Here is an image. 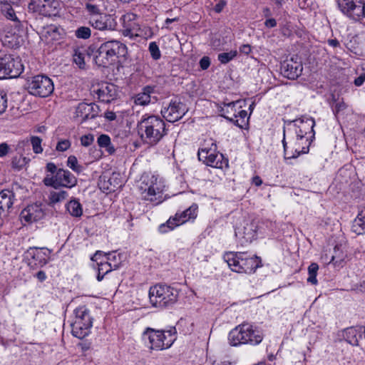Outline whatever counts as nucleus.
<instances>
[{"instance_id":"f257e3e1","label":"nucleus","mask_w":365,"mask_h":365,"mask_svg":"<svg viewBox=\"0 0 365 365\" xmlns=\"http://www.w3.org/2000/svg\"><path fill=\"white\" fill-rule=\"evenodd\" d=\"M138 133L142 140L155 145L167 135V129L164 120L158 115H144L138 124Z\"/></svg>"},{"instance_id":"f03ea898","label":"nucleus","mask_w":365,"mask_h":365,"mask_svg":"<svg viewBox=\"0 0 365 365\" xmlns=\"http://www.w3.org/2000/svg\"><path fill=\"white\" fill-rule=\"evenodd\" d=\"M128 54L127 46L117 40H110L101 43L94 56V61L98 66L108 67L118 58H125Z\"/></svg>"},{"instance_id":"7ed1b4c3","label":"nucleus","mask_w":365,"mask_h":365,"mask_svg":"<svg viewBox=\"0 0 365 365\" xmlns=\"http://www.w3.org/2000/svg\"><path fill=\"white\" fill-rule=\"evenodd\" d=\"M264 337L262 329L249 322H245L230 331L229 343L232 346L250 344L257 345Z\"/></svg>"},{"instance_id":"20e7f679","label":"nucleus","mask_w":365,"mask_h":365,"mask_svg":"<svg viewBox=\"0 0 365 365\" xmlns=\"http://www.w3.org/2000/svg\"><path fill=\"white\" fill-rule=\"evenodd\" d=\"M175 327H171L168 330H155L148 328L143 333L144 339L149 341L148 347L153 350H163L170 348L176 340Z\"/></svg>"},{"instance_id":"39448f33","label":"nucleus","mask_w":365,"mask_h":365,"mask_svg":"<svg viewBox=\"0 0 365 365\" xmlns=\"http://www.w3.org/2000/svg\"><path fill=\"white\" fill-rule=\"evenodd\" d=\"M178 297V291L165 284H156L149 290V298L154 307H166L174 304Z\"/></svg>"},{"instance_id":"423d86ee","label":"nucleus","mask_w":365,"mask_h":365,"mask_svg":"<svg viewBox=\"0 0 365 365\" xmlns=\"http://www.w3.org/2000/svg\"><path fill=\"white\" fill-rule=\"evenodd\" d=\"M27 90L33 96L46 98L54 89L52 80L46 76L38 75L27 80Z\"/></svg>"},{"instance_id":"0eeeda50","label":"nucleus","mask_w":365,"mask_h":365,"mask_svg":"<svg viewBox=\"0 0 365 365\" xmlns=\"http://www.w3.org/2000/svg\"><path fill=\"white\" fill-rule=\"evenodd\" d=\"M46 186L55 189L60 187L71 188L76 185L77 178L68 170L59 168L54 175H47L43 180Z\"/></svg>"},{"instance_id":"6e6552de","label":"nucleus","mask_w":365,"mask_h":365,"mask_svg":"<svg viewBox=\"0 0 365 365\" xmlns=\"http://www.w3.org/2000/svg\"><path fill=\"white\" fill-rule=\"evenodd\" d=\"M140 189L144 190L143 197L145 200L150 202L160 201L163 190L160 182H158L155 176L152 175L150 178L148 176H144Z\"/></svg>"},{"instance_id":"1a4fd4ad","label":"nucleus","mask_w":365,"mask_h":365,"mask_svg":"<svg viewBox=\"0 0 365 365\" xmlns=\"http://www.w3.org/2000/svg\"><path fill=\"white\" fill-rule=\"evenodd\" d=\"M5 78H17L24 71V65L21 59L19 56H14L11 54H5L1 56Z\"/></svg>"},{"instance_id":"9d476101","label":"nucleus","mask_w":365,"mask_h":365,"mask_svg":"<svg viewBox=\"0 0 365 365\" xmlns=\"http://www.w3.org/2000/svg\"><path fill=\"white\" fill-rule=\"evenodd\" d=\"M196 206H190L189 208L183 211L182 213H176L175 217H170L166 222L160 226L159 230L160 232H167L168 230H172L175 227L183 224L189 219L196 216Z\"/></svg>"},{"instance_id":"9b49d317","label":"nucleus","mask_w":365,"mask_h":365,"mask_svg":"<svg viewBox=\"0 0 365 365\" xmlns=\"http://www.w3.org/2000/svg\"><path fill=\"white\" fill-rule=\"evenodd\" d=\"M364 3L361 0H339L340 10L349 18L359 20L363 16Z\"/></svg>"},{"instance_id":"f8f14e48","label":"nucleus","mask_w":365,"mask_h":365,"mask_svg":"<svg viewBox=\"0 0 365 365\" xmlns=\"http://www.w3.org/2000/svg\"><path fill=\"white\" fill-rule=\"evenodd\" d=\"M187 111V109L184 103L173 101L170 102L168 107L161 110V114L167 121L173 123L184 116Z\"/></svg>"},{"instance_id":"ddd939ff","label":"nucleus","mask_w":365,"mask_h":365,"mask_svg":"<svg viewBox=\"0 0 365 365\" xmlns=\"http://www.w3.org/2000/svg\"><path fill=\"white\" fill-rule=\"evenodd\" d=\"M298 58L284 61L281 65V72L284 77L289 79H297L303 70V66L301 61H297Z\"/></svg>"},{"instance_id":"4468645a","label":"nucleus","mask_w":365,"mask_h":365,"mask_svg":"<svg viewBox=\"0 0 365 365\" xmlns=\"http://www.w3.org/2000/svg\"><path fill=\"white\" fill-rule=\"evenodd\" d=\"M44 216V208L41 203L28 205L20 214L21 219L29 223L40 220L43 218Z\"/></svg>"},{"instance_id":"2eb2a0df","label":"nucleus","mask_w":365,"mask_h":365,"mask_svg":"<svg viewBox=\"0 0 365 365\" xmlns=\"http://www.w3.org/2000/svg\"><path fill=\"white\" fill-rule=\"evenodd\" d=\"M88 23L93 29L99 31L114 30L116 25L111 16L103 13L90 16Z\"/></svg>"},{"instance_id":"dca6fc26","label":"nucleus","mask_w":365,"mask_h":365,"mask_svg":"<svg viewBox=\"0 0 365 365\" xmlns=\"http://www.w3.org/2000/svg\"><path fill=\"white\" fill-rule=\"evenodd\" d=\"M98 98L106 103H110L118 96V88L112 83H105L98 90Z\"/></svg>"},{"instance_id":"f3484780","label":"nucleus","mask_w":365,"mask_h":365,"mask_svg":"<svg viewBox=\"0 0 365 365\" xmlns=\"http://www.w3.org/2000/svg\"><path fill=\"white\" fill-rule=\"evenodd\" d=\"M70 325L72 334L78 339H83L90 333L92 321H73Z\"/></svg>"},{"instance_id":"a211bd4d","label":"nucleus","mask_w":365,"mask_h":365,"mask_svg":"<svg viewBox=\"0 0 365 365\" xmlns=\"http://www.w3.org/2000/svg\"><path fill=\"white\" fill-rule=\"evenodd\" d=\"M303 140H297L293 143L290 147V152L288 150L287 146V142L285 140V130H284V138L282 140V144L284 151V158L287 159H292L297 158L301 153H306L308 151L307 148L301 147Z\"/></svg>"},{"instance_id":"6ab92c4d","label":"nucleus","mask_w":365,"mask_h":365,"mask_svg":"<svg viewBox=\"0 0 365 365\" xmlns=\"http://www.w3.org/2000/svg\"><path fill=\"white\" fill-rule=\"evenodd\" d=\"M299 131H297V140H304V135L308 133H314V127L315 121L312 118H303L299 120Z\"/></svg>"},{"instance_id":"aec40b11","label":"nucleus","mask_w":365,"mask_h":365,"mask_svg":"<svg viewBox=\"0 0 365 365\" xmlns=\"http://www.w3.org/2000/svg\"><path fill=\"white\" fill-rule=\"evenodd\" d=\"M14 198V193L9 190H3L0 192V207L4 208V210L8 215L13 206Z\"/></svg>"},{"instance_id":"412c9836","label":"nucleus","mask_w":365,"mask_h":365,"mask_svg":"<svg viewBox=\"0 0 365 365\" xmlns=\"http://www.w3.org/2000/svg\"><path fill=\"white\" fill-rule=\"evenodd\" d=\"M243 255L242 252H229L224 255L223 259L233 272H238V269H236L240 268V264Z\"/></svg>"},{"instance_id":"4be33fe9","label":"nucleus","mask_w":365,"mask_h":365,"mask_svg":"<svg viewBox=\"0 0 365 365\" xmlns=\"http://www.w3.org/2000/svg\"><path fill=\"white\" fill-rule=\"evenodd\" d=\"M21 36L12 29L7 31L2 36L1 41L4 45L10 48H14L19 46Z\"/></svg>"},{"instance_id":"5701e85b","label":"nucleus","mask_w":365,"mask_h":365,"mask_svg":"<svg viewBox=\"0 0 365 365\" xmlns=\"http://www.w3.org/2000/svg\"><path fill=\"white\" fill-rule=\"evenodd\" d=\"M227 160L224 158L222 154L215 153V152L212 151L207 159L205 165L216 168H222L225 165L227 166Z\"/></svg>"},{"instance_id":"b1692460","label":"nucleus","mask_w":365,"mask_h":365,"mask_svg":"<svg viewBox=\"0 0 365 365\" xmlns=\"http://www.w3.org/2000/svg\"><path fill=\"white\" fill-rule=\"evenodd\" d=\"M258 257L255 258H243L242 257L240 268L237 267L238 273H252L258 267L257 261Z\"/></svg>"},{"instance_id":"393cba45","label":"nucleus","mask_w":365,"mask_h":365,"mask_svg":"<svg viewBox=\"0 0 365 365\" xmlns=\"http://www.w3.org/2000/svg\"><path fill=\"white\" fill-rule=\"evenodd\" d=\"M91 109L88 103H81L76 108L73 118L81 123L88 119H91Z\"/></svg>"},{"instance_id":"a878e982","label":"nucleus","mask_w":365,"mask_h":365,"mask_svg":"<svg viewBox=\"0 0 365 365\" xmlns=\"http://www.w3.org/2000/svg\"><path fill=\"white\" fill-rule=\"evenodd\" d=\"M351 230L356 235L365 233V208L361 210L352 222Z\"/></svg>"},{"instance_id":"bb28decb","label":"nucleus","mask_w":365,"mask_h":365,"mask_svg":"<svg viewBox=\"0 0 365 365\" xmlns=\"http://www.w3.org/2000/svg\"><path fill=\"white\" fill-rule=\"evenodd\" d=\"M233 116L224 115V118L232 122L237 126L243 128L247 123V113L245 110H240L237 113H233Z\"/></svg>"},{"instance_id":"cd10ccee","label":"nucleus","mask_w":365,"mask_h":365,"mask_svg":"<svg viewBox=\"0 0 365 365\" xmlns=\"http://www.w3.org/2000/svg\"><path fill=\"white\" fill-rule=\"evenodd\" d=\"M154 91L152 86H145L143 92L137 94L134 98V103L137 105L145 106L150 102V94Z\"/></svg>"},{"instance_id":"c85d7f7f","label":"nucleus","mask_w":365,"mask_h":365,"mask_svg":"<svg viewBox=\"0 0 365 365\" xmlns=\"http://www.w3.org/2000/svg\"><path fill=\"white\" fill-rule=\"evenodd\" d=\"M51 0H31L28 9L29 11L35 13H39L43 15H49L46 10V6L45 3L49 2Z\"/></svg>"},{"instance_id":"c756f323","label":"nucleus","mask_w":365,"mask_h":365,"mask_svg":"<svg viewBox=\"0 0 365 365\" xmlns=\"http://www.w3.org/2000/svg\"><path fill=\"white\" fill-rule=\"evenodd\" d=\"M30 159L19 154L11 158V166L14 170H21L29 164Z\"/></svg>"},{"instance_id":"7c9ffc66","label":"nucleus","mask_w":365,"mask_h":365,"mask_svg":"<svg viewBox=\"0 0 365 365\" xmlns=\"http://www.w3.org/2000/svg\"><path fill=\"white\" fill-rule=\"evenodd\" d=\"M66 210L73 217H81L83 209L81 203L77 200H72L66 205Z\"/></svg>"},{"instance_id":"2f4dec72","label":"nucleus","mask_w":365,"mask_h":365,"mask_svg":"<svg viewBox=\"0 0 365 365\" xmlns=\"http://www.w3.org/2000/svg\"><path fill=\"white\" fill-rule=\"evenodd\" d=\"M68 194L65 190H61L59 192H51L49 195V200L51 203L55 204L60 202L67 198Z\"/></svg>"},{"instance_id":"473e14b6","label":"nucleus","mask_w":365,"mask_h":365,"mask_svg":"<svg viewBox=\"0 0 365 365\" xmlns=\"http://www.w3.org/2000/svg\"><path fill=\"white\" fill-rule=\"evenodd\" d=\"M216 147H217L216 144L214 143H212L210 148H203L200 149L198 150V153H197L198 159L202 161L205 164L210 153L212 151L215 152L216 150Z\"/></svg>"},{"instance_id":"72a5a7b5","label":"nucleus","mask_w":365,"mask_h":365,"mask_svg":"<svg viewBox=\"0 0 365 365\" xmlns=\"http://www.w3.org/2000/svg\"><path fill=\"white\" fill-rule=\"evenodd\" d=\"M2 12L4 14L5 16L10 20L14 21L16 24V27L19 25V22L17 21V18L16 16L14 10L11 7V4L4 5L1 7Z\"/></svg>"},{"instance_id":"f704fd0d","label":"nucleus","mask_w":365,"mask_h":365,"mask_svg":"<svg viewBox=\"0 0 365 365\" xmlns=\"http://www.w3.org/2000/svg\"><path fill=\"white\" fill-rule=\"evenodd\" d=\"M319 269V266L317 263H312L308 267L309 277L307 281L312 284H317V274Z\"/></svg>"},{"instance_id":"c9c22d12","label":"nucleus","mask_w":365,"mask_h":365,"mask_svg":"<svg viewBox=\"0 0 365 365\" xmlns=\"http://www.w3.org/2000/svg\"><path fill=\"white\" fill-rule=\"evenodd\" d=\"M237 101L236 102H230L229 103L225 104V106L221 109V115L224 117V115L233 116V113H237L236 105L237 104Z\"/></svg>"},{"instance_id":"e433bc0d","label":"nucleus","mask_w":365,"mask_h":365,"mask_svg":"<svg viewBox=\"0 0 365 365\" xmlns=\"http://www.w3.org/2000/svg\"><path fill=\"white\" fill-rule=\"evenodd\" d=\"M67 165L74 172L80 173L83 171V166L79 165L76 156L70 155L68 158Z\"/></svg>"},{"instance_id":"4c0bfd02","label":"nucleus","mask_w":365,"mask_h":365,"mask_svg":"<svg viewBox=\"0 0 365 365\" xmlns=\"http://www.w3.org/2000/svg\"><path fill=\"white\" fill-rule=\"evenodd\" d=\"M75 36L78 38L88 39L91 36V30L87 26H80L75 31Z\"/></svg>"},{"instance_id":"58836bf2","label":"nucleus","mask_w":365,"mask_h":365,"mask_svg":"<svg viewBox=\"0 0 365 365\" xmlns=\"http://www.w3.org/2000/svg\"><path fill=\"white\" fill-rule=\"evenodd\" d=\"M73 61L80 68H85L84 53L79 49L74 50Z\"/></svg>"},{"instance_id":"ea45409f","label":"nucleus","mask_w":365,"mask_h":365,"mask_svg":"<svg viewBox=\"0 0 365 365\" xmlns=\"http://www.w3.org/2000/svg\"><path fill=\"white\" fill-rule=\"evenodd\" d=\"M237 54V51H231L227 53H221L218 55V60L222 63H227L232 60Z\"/></svg>"},{"instance_id":"a19ab883","label":"nucleus","mask_w":365,"mask_h":365,"mask_svg":"<svg viewBox=\"0 0 365 365\" xmlns=\"http://www.w3.org/2000/svg\"><path fill=\"white\" fill-rule=\"evenodd\" d=\"M41 142V138H40L38 136H32L31 138V143L32 145L33 150L36 154L41 153L43 152Z\"/></svg>"},{"instance_id":"79ce46f5","label":"nucleus","mask_w":365,"mask_h":365,"mask_svg":"<svg viewBox=\"0 0 365 365\" xmlns=\"http://www.w3.org/2000/svg\"><path fill=\"white\" fill-rule=\"evenodd\" d=\"M85 8L88 12L90 16H96V15L102 14L99 7L96 4H93L90 1L86 4Z\"/></svg>"},{"instance_id":"37998d69","label":"nucleus","mask_w":365,"mask_h":365,"mask_svg":"<svg viewBox=\"0 0 365 365\" xmlns=\"http://www.w3.org/2000/svg\"><path fill=\"white\" fill-rule=\"evenodd\" d=\"M74 313L78 319H84L89 315V311L85 306L78 307L75 309Z\"/></svg>"},{"instance_id":"c03bdc74","label":"nucleus","mask_w":365,"mask_h":365,"mask_svg":"<svg viewBox=\"0 0 365 365\" xmlns=\"http://www.w3.org/2000/svg\"><path fill=\"white\" fill-rule=\"evenodd\" d=\"M149 51L152 58L155 60H158L160 58V51L158 46L155 42H151L149 44Z\"/></svg>"},{"instance_id":"a18cd8bd","label":"nucleus","mask_w":365,"mask_h":365,"mask_svg":"<svg viewBox=\"0 0 365 365\" xmlns=\"http://www.w3.org/2000/svg\"><path fill=\"white\" fill-rule=\"evenodd\" d=\"M71 141L67 139H61L60 140L56 145V150L63 152L67 150L71 147Z\"/></svg>"},{"instance_id":"49530a36","label":"nucleus","mask_w":365,"mask_h":365,"mask_svg":"<svg viewBox=\"0 0 365 365\" xmlns=\"http://www.w3.org/2000/svg\"><path fill=\"white\" fill-rule=\"evenodd\" d=\"M97 143L101 148L108 146L110 143V138L108 135L101 134L98 138Z\"/></svg>"},{"instance_id":"de8ad7c7","label":"nucleus","mask_w":365,"mask_h":365,"mask_svg":"<svg viewBox=\"0 0 365 365\" xmlns=\"http://www.w3.org/2000/svg\"><path fill=\"white\" fill-rule=\"evenodd\" d=\"M7 108L6 94L0 91V115L4 113Z\"/></svg>"},{"instance_id":"09e8293b","label":"nucleus","mask_w":365,"mask_h":365,"mask_svg":"<svg viewBox=\"0 0 365 365\" xmlns=\"http://www.w3.org/2000/svg\"><path fill=\"white\" fill-rule=\"evenodd\" d=\"M94 140V137L92 134L85 135L81 138V143L83 146H89Z\"/></svg>"},{"instance_id":"8fccbe9b","label":"nucleus","mask_w":365,"mask_h":365,"mask_svg":"<svg viewBox=\"0 0 365 365\" xmlns=\"http://www.w3.org/2000/svg\"><path fill=\"white\" fill-rule=\"evenodd\" d=\"M26 147H29L28 140H22L19 141L16 146V151H17L18 154L23 155V153L25 150Z\"/></svg>"},{"instance_id":"3c124183","label":"nucleus","mask_w":365,"mask_h":365,"mask_svg":"<svg viewBox=\"0 0 365 365\" xmlns=\"http://www.w3.org/2000/svg\"><path fill=\"white\" fill-rule=\"evenodd\" d=\"M215 1L216 4L213 9L216 13L219 14L223 10L227 4V2L225 0H215Z\"/></svg>"},{"instance_id":"603ef678","label":"nucleus","mask_w":365,"mask_h":365,"mask_svg":"<svg viewBox=\"0 0 365 365\" xmlns=\"http://www.w3.org/2000/svg\"><path fill=\"white\" fill-rule=\"evenodd\" d=\"M88 106L89 108H91L90 110L91 119L95 118L98 115L100 110L99 106L96 103H89Z\"/></svg>"},{"instance_id":"864d4df0","label":"nucleus","mask_w":365,"mask_h":365,"mask_svg":"<svg viewBox=\"0 0 365 365\" xmlns=\"http://www.w3.org/2000/svg\"><path fill=\"white\" fill-rule=\"evenodd\" d=\"M10 151V146L6 143H0V157L6 156Z\"/></svg>"},{"instance_id":"5fc2aeb1","label":"nucleus","mask_w":365,"mask_h":365,"mask_svg":"<svg viewBox=\"0 0 365 365\" xmlns=\"http://www.w3.org/2000/svg\"><path fill=\"white\" fill-rule=\"evenodd\" d=\"M210 66V59L208 56H203L200 61V66L202 70H206Z\"/></svg>"},{"instance_id":"6e6d98bb","label":"nucleus","mask_w":365,"mask_h":365,"mask_svg":"<svg viewBox=\"0 0 365 365\" xmlns=\"http://www.w3.org/2000/svg\"><path fill=\"white\" fill-rule=\"evenodd\" d=\"M46 170L47 172H49L54 175L57 173L58 169L53 163H48L46 166Z\"/></svg>"},{"instance_id":"4d7b16f0","label":"nucleus","mask_w":365,"mask_h":365,"mask_svg":"<svg viewBox=\"0 0 365 365\" xmlns=\"http://www.w3.org/2000/svg\"><path fill=\"white\" fill-rule=\"evenodd\" d=\"M252 51L251 46L249 44H244L240 47V51L246 55L249 54Z\"/></svg>"},{"instance_id":"13d9d810","label":"nucleus","mask_w":365,"mask_h":365,"mask_svg":"<svg viewBox=\"0 0 365 365\" xmlns=\"http://www.w3.org/2000/svg\"><path fill=\"white\" fill-rule=\"evenodd\" d=\"M264 25L267 28H274L277 26V21L274 19L270 18L265 21Z\"/></svg>"},{"instance_id":"bf43d9fd","label":"nucleus","mask_w":365,"mask_h":365,"mask_svg":"<svg viewBox=\"0 0 365 365\" xmlns=\"http://www.w3.org/2000/svg\"><path fill=\"white\" fill-rule=\"evenodd\" d=\"M104 117L108 120H114L116 118V115L113 111L107 110L104 114Z\"/></svg>"},{"instance_id":"052dcab7","label":"nucleus","mask_w":365,"mask_h":365,"mask_svg":"<svg viewBox=\"0 0 365 365\" xmlns=\"http://www.w3.org/2000/svg\"><path fill=\"white\" fill-rule=\"evenodd\" d=\"M364 81H365V74L364 75H361L360 76H359L358 78H356L354 80V84L356 86H361L363 84Z\"/></svg>"},{"instance_id":"680f3d73","label":"nucleus","mask_w":365,"mask_h":365,"mask_svg":"<svg viewBox=\"0 0 365 365\" xmlns=\"http://www.w3.org/2000/svg\"><path fill=\"white\" fill-rule=\"evenodd\" d=\"M36 277L40 282H43L46 279V273L41 270L36 274Z\"/></svg>"},{"instance_id":"e2e57ef3","label":"nucleus","mask_w":365,"mask_h":365,"mask_svg":"<svg viewBox=\"0 0 365 365\" xmlns=\"http://www.w3.org/2000/svg\"><path fill=\"white\" fill-rule=\"evenodd\" d=\"M103 148H105L106 151L110 155L113 154L115 151V149L114 146L111 144V142L109 143V145L103 147Z\"/></svg>"},{"instance_id":"0e129e2a","label":"nucleus","mask_w":365,"mask_h":365,"mask_svg":"<svg viewBox=\"0 0 365 365\" xmlns=\"http://www.w3.org/2000/svg\"><path fill=\"white\" fill-rule=\"evenodd\" d=\"M328 43L329 46L334 47V48H336V47H338L339 46V42L337 39L336 38H334V39H329L327 41Z\"/></svg>"},{"instance_id":"69168bd1","label":"nucleus","mask_w":365,"mask_h":365,"mask_svg":"<svg viewBox=\"0 0 365 365\" xmlns=\"http://www.w3.org/2000/svg\"><path fill=\"white\" fill-rule=\"evenodd\" d=\"M5 78V73L1 56L0 57V79Z\"/></svg>"},{"instance_id":"338daca9","label":"nucleus","mask_w":365,"mask_h":365,"mask_svg":"<svg viewBox=\"0 0 365 365\" xmlns=\"http://www.w3.org/2000/svg\"><path fill=\"white\" fill-rule=\"evenodd\" d=\"M252 182L256 186H259L262 183V180L259 176H255L252 178Z\"/></svg>"},{"instance_id":"774afa93","label":"nucleus","mask_w":365,"mask_h":365,"mask_svg":"<svg viewBox=\"0 0 365 365\" xmlns=\"http://www.w3.org/2000/svg\"><path fill=\"white\" fill-rule=\"evenodd\" d=\"M262 12L264 17H269L272 15L271 10L268 7L264 8Z\"/></svg>"}]
</instances>
